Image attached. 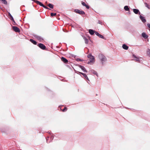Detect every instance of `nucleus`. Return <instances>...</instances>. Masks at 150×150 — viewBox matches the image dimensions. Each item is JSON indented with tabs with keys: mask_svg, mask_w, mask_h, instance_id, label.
<instances>
[{
	"mask_svg": "<svg viewBox=\"0 0 150 150\" xmlns=\"http://www.w3.org/2000/svg\"><path fill=\"white\" fill-rule=\"evenodd\" d=\"M85 79L87 80L88 81H89V80L87 76V77H86V78H85Z\"/></svg>",
	"mask_w": 150,
	"mask_h": 150,
	"instance_id": "e433bc0d",
	"label": "nucleus"
},
{
	"mask_svg": "<svg viewBox=\"0 0 150 150\" xmlns=\"http://www.w3.org/2000/svg\"><path fill=\"white\" fill-rule=\"evenodd\" d=\"M12 28L13 30L15 32H20L19 29L16 26H13Z\"/></svg>",
	"mask_w": 150,
	"mask_h": 150,
	"instance_id": "39448f33",
	"label": "nucleus"
},
{
	"mask_svg": "<svg viewBox=\"0 0 150 150\" xmlns=\"http://www.w3.org/2000/svg\"><path fill=\"white\" fill-rule=\"evenodd\" d=\"M76 61H83V60L81 59H80L79 58H77L76 59Z\"/></svg>",
	"mask_w": 150,
	"mask_h": 150,
	"instance_id": "cd10ccee",
	"label": "nucleus"
},
{
	"mask_svg": "<svg viewBox=\"0 0 150 150\" xmlns=\"http://www.w3.org/2000/svg\"><path fill=\"white\" fill-rule=\"evenodd\" d=\"M38 46L41 49L45 50L46 49V47L43 44L40 43L38 45Z\"/></svg>",
	"mask_w": 150,
	"mask_h": 150,
	"instance_id": "20e7f679",
	"label": "nucleus"
},
{
	"mask_svg": "<svg viewBox=\"0 0 150 150\" xmlns=\"http://www.w3.org/2000/svg\"><path fill=\"white\" fill-rule=\"evenodd\" d=\"M85 79L87 80L88 81H89V80L87 76V77H86V78H85Z\"/></svg>",
	"mask_w": 150,
	"mask_h": 150,
	"instance_id": "c9c22d12",
	"label": "nucleus"
},
{
	"mask_svg": "<svg viewBox=\"0 0 150 150\" xmlns=\"http://www.w3.org/2000/svg\"><path fill=\"white\" fill-rule=\"evenodd\" d=\"M90 59V61L88 62V64H91V63L94 62L95 61V58L91 54H89L87 56Z\"/></svg>",
	"mask_w": 150,
	"mask_h": 150,
	"instance_id": "f03ea898",
	"label": "nucleus"
},
{
	"mask_svg": "<svg viewBox=\"0 0 150 150\" xmlns=\"http://www.w3.org/2000/svg\"><path fill=\"white\" fill-rule=\"evenodd\" d=\"M98 57L103 65L104 63L107 60V59L106 57L102 54H99Z\"/></svg>",
	"mask_w": 150,
	"mask_h": 150,
	"instance_id": "f257e3e1",
	"label": "nucleus"
},
{
	"mask_svg": "<svg viewBox=\"0 0 150 150\" xmlns=\"http://www.w3.org/2000/svg\"><path fill=\"white\" fill-rule=\"evenodd\" d=\"M74 12L80 15H83L85 14V13L84 11L79 10L77 9H75L74 10Z\"/></svg>",
	"mask_w": 150,
	"mask_h": 150,
	"instance_id": "7ed1b4c3",
	"label": "nucleus"
},
{
	"mask_svg": "<svg viewBox=\"0 0 150 150\" xmlns=\"http://www.w3.org/2000/svg\"><path fill=\"white\" fill-rule=\"evenodd\" d=\"M96 32L93 29H90L88 30L89 33L91 35H93L95 32Z\"/></svg>",
	"mask_w": 150,
	"mask_h": 150,
	"instance_id": "9b49d317",
	"label": "nucleus"
},
{
	"mask_svg": "<svg viewBox=\"0 0 150 150\" xmlns=\"http://www.w3.org/2000/svg\"><path fill=\"white\" fill-rule=\"evenodd\" d=\"M149 31H150V29H149Z\"/></svg>",
	"mask_w": 150,
	"mask_h": 150,
	"instance_id": "a18cd8bd",
	"label": "nucleus"
},
{
	"mask_svg": "<svg viewBox=\"0 0 150 150\" xmlns=\"http://www.w3.org/2000/svg\"><path fill=\"white\" fill-rule=\"evenodd\" d=\"M34 36L35 38L40 41L41 40H43V39L40 36H38L36 35H34Z\"/></svg>",
	"mask_w": 150,
	"mask_h": 150,
	"instance_id": "1a4fd4ad",
	"label": "nucleus"
},
{
	"mask_svg": "<svg viewBox=\"0 0 150 150\" xmlns=\"http://www.w3.org/2000/svg\"><path fill=\"white\" fill-rule=\"evenodd\" d=\"M46 139L47 142V143H49L50 142H48V141L47 138H46Z\"/></svg>",
	"mask_w": 150,
	"mask_h": 150,
	"instance_id": "58836bf2",
	"label": "nucleus"
},
{
	"mask_svg": "<svg viewBox=\"0 0 150 150\" xmlns=\"http://www.w3.org/2000/svg\"><path fill=\"white\" fill-rule=\"evenodd\" d=\"M30 41L34 45L37 44V42L35 40H33L32 39H30Z\"/></svg>",
	"mask_w": 150,
	"mask_h": 150,
	"instance_id": "4be33fe9",
	"label": "nucleus"
},
{
	"mask_svg": "<svg viewBox=\"0 0 150 150\" xmlns=\"http://www.w3.org/2000/svg\"><path fill=\"white\" fill-rule=\"evenodd\" d=\"M82 75L84 77V79L87 76L84 73L82 74Z\"/></svg>",
	"mask_w": 150,
	"mask_h": 150,
	"instance_id": "c85d7f7f",
	"label": "nucleus"
},
{
	"mask_svg": "<svg viewBox=\"0 0 150 150\" xmlns=\"http://www.w3.org/2000/svg\"><path fill=\"white\" fill-rule=\"evenodd\" d=\"M98 23L99 24H100L101 25H103V22L100 20L98 21Z\"/></svg>",
	"mask_w": 150,
	"mask_h": 150,
	"instance_id": "c756f323",
	"label": "nucleus"
},
{
	"mask_svg": "<svg viewBox=\"0 0 150 150\" xmlns=\"http://www.w3.org/2000/svg\"><path fill=\"white\" fill-rule=\"evenodd\" d=\"M61 106H59V108H60L61 110Z\"/></svg>",
	"mask_w": 150,
	"mask_h": 150,
	"instance_id": "a19ab883",
	"label": "nucleus"
},
{
	"mask_svg": "<svg viewBox=\"0 0 150 150\" xmlns=\"http://www.w3.org/2000/svg\"><path fill=\"white\" fill-rule=\"evenodd\" d=\"M83 38L85 41V44H88V39H87V38L84 36H83Z\"/></svg>",
	"mask_w": 150,
	"mask_h": 150,
	"instance_id": "dca6fc26",
	"label": "nucleus"
},
{
	"mask_svg": "<svg viewBox=\"0 0 150 150\" xmlns=\"http://www.w3.org/2000/svg\"><path fill=\"white\" fill-rule=\"evenodd\" d=\"M142 36L145 39L147 38L148 37V35H146V33L144 32L142 33Z\"/></svg>",
	"mask_w": 150,
	"mask_h": 150,
	"instance_id": "4468645a",
	"label": "nucleus"
},
{
	"mask_svg": "<svg viewBox=\"0 0 150 150\" xmlns=\"http://www.w3.org/2000/svg\"><path fill=\"white\" fill-rule=\"evenodd\" d=\"M75 71L76 73H77V74H81L82 75V74H84L83 73H82V72H79V71H76L75 70Z\"/></svg>",
	"mask_w": 150,
	"mask_h": 150,
	"instance_id": "bb28decb",
	"label": "nucleus"
},
{
	"mask_svg": "<svg viewBox=\"0 0 150 150\" xmlns=\"http://www.w3.org/2000/svg\"><path fill=\"white\" fill-rule=\"evenodd\" d=\"M124 9L126 11H129V8L128 6H125L124 7Z\"/></svg>",
	"mask_w": 150,
	"mask_h": 150,
	"instance_id": "6ab92c4d",
	"label": "nucleus"
},
{
	"mask_svg": "<svg viewBox=\"0 0 150 150\" xmlns=\"http://www.w3.org/2000/svg\"><path fill=\"white\" fill-rule=\"evenodd\" d=\"M147 55L150 57V49L148 48L147 51Z\"/></svg>",
	"mask_w": 150,
	"mask_h": 150,
	"instance_id": "5701e85b",
	"label": "nucleus"
},
{
	"mask_svg": "<svg viewBox=\"0 0 150 150\" xmlns=\"http://www.w3.org/2000/svg\"><path fill=\"white\" fill-rule=\"evenodd\" d=\"M91 72L93 74L96 75L97 77H98V74L96 71L94 70H92L91 71Z\"/></svg>",
	"mask_w": 150,
	"mask_h": 150,
	"instance_id": "f3484780",
	"label": "nucleus"
},
{
	"mask_svg": "<svg viewBox=\"0 0 150 150\" xmlns=\"http://www.w3.org/2000/svg\"><path fill=\"white\" fill-rule=\"evenodd\" d=\"M67 110V108L65 107L62 110V111L64 112H65V111H66Z\"/></svg>",
	"mask_w": 150,
	"mask_h": 150,
	"instance_id": "a878e982",
	"label": "nucleus"
},
{
	"mask_svg": "<svg viewBox=\"0 0 150 150\" xmlns=\"http://www.w3.org/2000/svg\"><path fill=\"white\" fill-rule=\"evenodd\" d=\"M56 13H51V16H52V17H53L54 16H56Z\"/></svg>",
	"mask_w": 150,
	"mask_h": 150,
	"instance_id": "393cba45",
	"label": "nucleus"
},
{
	"mask_svg": "<svg viewBox=\"0 0 150 150\" xmlns=\"http://www.w3.org/2000/svg\"><path fill=\"white\" fill-rule=\"evenodd\" d=\"M13 23H14L13 24V25H15L16 24V23L15 22V23H14V22H13Z\"/></svg>",
	"mask_w": 150,
	"mask_h": 150,
	"instance_id": "79ce46f5",
	"label": "nucleus"
},
{
	"mask_svg": "<svg viewBox=\"0 0 150 150\" xmlns=\"http://www.w3.org/2000/svg\"><path fill=\"white\" fill-rule=\"evenodd\" d=\"M61 60L64 63H67L68 62V60L66 58L64 57H62L61 58Z\"/></svg>",
	"mask_w": 150,
	"mask_h": 150,
	"instance_id": "9d476101",
	"label": "nucleus"
},
{
	"mask_svg": "<svg viewBox=\"0 0 150 150\" xmlns=\"http://www.w3.org/2000/svg\"><path fill=\"white\" fill-rule=\"evenodd\" d=\"M145 4L146 5V7H147L148 8H149V6L147 5V3H145Z\"/></svg>",
	"mask_w": 150,
	"mask_h": 150,
	"instance_id": "4c0bfd02",
	"label": "nucleus"
},
{
	"mask_svg": "<svg viewBox=\"0 0 150 150\" xmlns=\"http://www.w3.org/2000/svg\"><path fill=\"white\" fill-rule=\"evenodd\" d=\"M122 47L123 49L125 50H128V49L129 48L128 46H127V45L125 44H124L122 45Z\"/></svg>",
	"mask_w": 150,
	"mask_h": 150,
	"instance_id": "a211bd4d",
	"label": "nucleus"
},
{
	"mask_svg": "<svg viewBox=\"0 0 150 150\" xmlns=\"http://www.w3.org/2000/svg\"><path fill=\"white\" fill-rule=\"evenodd\" d=\"M54 137L52 135H52L51 136V137H50V139H51V140H52L53 139Z\"/></svg>",
	"mask_w": 150,
	"mask_h": 150,
	"instance_id": "72a5a7b5",
	"label": "nucleus"
},
{
	"mask_svg": "<svg viewBox=\"0 0 150 150\" xmlns=\"http://www.w3.org/2000/svg\"><path fill=\"white\" fill-rule=\"evenodd\" d=\"M0 1H1L2 3L5 4L7 5V2L6 1V0H0Z\"/></svg>",
	"mask_w": 150,
	"mask_h": 150,
	"instance_id": "412c9836",
	"label": "nucleus"
},
{
	"mask_svg": "<svg viewBox=\"0 0 150 150\" xmlns=\"http://www.w3.org/2000/svg\"><path fill=\"white\" fill-rule=\"evenodd\" d=\"M85 6L86 8L88 9H89V8L90 7L88 5L86 4V6Z\"/></svg>",
	"mask_w": 150,
	"mask_h": 150,
	"instance_id": "473e14b6",
	"label": "nucleus"
},
{
	"mask_svg": "<svg viewBox=\"0 0 150 150\" xmlns=\"http://www.w3.org/2000/svg\"><path fill=\"white\" fill-rule=\"evenodd\" d=\"M133 57L136 59H135V60L136 61V62H140V60L139 57H137L136 55H134V54H133Z\"/></svg>",
	"mask_w": 150,
	"mask_h": 150,
	"instance_id": "2eb2a0df",
	"label": "nucleus"
},
{
	"mask_svg": "<svg viewBox=\"0 0 150 150\" xmlns=\"http://www.w3.org/2000/svg\"><path fill=\"white\" fill-rule=\"evenodd\" d=\"M36 1V3H37L40 6H42V7H43V6H44V5L41 2L38 1Z\"/></svg>",
	"mask_w": 150,
	"mask_h": 150,
	"instance_id": "aec40b11",
	"label": "nucleus"
},
{
	"mask_svg": "<svg viewBox=\"0 0 150 150\" xmlns=\"http://www.w3.org/2000/svg\"><path fill=\"white\" fill-rule=\"evenodd\" d=\"M147 26L148 27L150 28V23H147Z\"/></svg>",
	"mask_w": 150,
	"mask_h": 150,
	"instance_id": "f704fd0d",
	"label": "nucleus"
},
{
	"mask_svg": "<svg viewBox=\"0 0 150 150\" xmlns=\"http://www.w3.org/2000/svg\"><path fill=\"white\" fill-rule=\"evenodd\" d=\"M129 11V12H128L129 13V14H130V11Z\"/></svg>",
	"mask_w": 150,
	"mask_h": 150,
	"instance_id": "37998d69",
	"label": "nucleus"
},
{
	"mask_svg": "<svg viewBox=\"0 0 150 150\" xmlns=\"http://www.w3.org/2000/svg\"><path fill=\"white\" fill-rule=\"evenodd\" d=\"M87 82L89 84V83H88V81H87Z\"/></svg>",
	"mask_w": 150,
	"mask_h": 150,
	"instance_id": "c03bdc74",
	"label": "nucleus"
},
{
	"mask_svg": "<svg viewBox=\"0 0 150 150\" xmlns=\"http://www.w3.org/2000/svg\"><path fill=\"white\" fill-rule=\"evenodd\" d=\"M48 133L50 134H52V133L51 132V131H49L48 132Z\"/></svg>",
	"mask_w": 150,
	"mask_h": 150,
	"instance_id": "ea45409f",
	"label": "nucleus"
},
{
	"mask_svg": "<svg viewBox=\"0 0 150 150\" xmlns=\"http://www.w3.org/2000/svg\"><path fill=\"white\" fill-rule=\"evenodd\" d=\"M8 16H9V18L11 20V21H12L13 22H14V23H15V21L14 20V19H13V16L11 15V14H10V13H8Z\"/></svg>",
	"mask_w": 150,
	"mask_h": 150,
	"instance_id": "ddd939ff",
	"label": "nucleus"
},
{
	"mask_svg": "<svg viewBox=\"0 0 150 150\" xmlns=\"http://www.w3.org/2000/svg\"><path fill=\"white\" fill-rule=\"evenodd\" d=\"M43 7H44V8L46 9L50 10V8H49L48 7H47V6H45L44 5V6H43Z\"/></svg>",
	"mask_w": 150,
	"mask_h": 150,
	"instance_id": "2f4dec72",
	"label": "nucleus"
},
{
	"mask_svg": "<svg viewBox=\"0 0 150 150\" xmlns=\"http://www.w3.org/2000/svg\"><path fill=\"white\" fill-rule=\"evenodd\" d=\"M139 18L143 23H144L146 22V20L144 17L140 15L139 16Z\"/></svg>",
	"mask_w": 150,
	"mask_h": 150,
	"instance_id": "6e6552de",
	"label": "nucleus"
},
{
	"mask_svg": "<svg viewBox=\"0 0 150 150\" xmlns=\"http://www.w3.org/2000/svg\"><path fill=\"white\" fill-rule=\"evenodd\" d=\"M48 6L50 8H53V5L51 4H49L48 5Z\"/></svg>",
	"mask_w": 150,
	"mask_h": 150,
	"instance_id": "b1692460",
	"label": "nucleus"
},
{
	"mask_svg": "<svg viewBox=\"0 0 150 150\" xmlns=\"http://www.w3.org/2000/svg\"><path fill=\"white\" fill-rule=\"evenodd\" d=\"M78 66L84 72H87V71L83 66L80 65H78Z\"/></svg>",
	"mask_w": 150,
	"mask_h": 150,
	"instance_id": "423d86ee",
	"label": "nucleus"
},
{
	"mask_svg": "<svg viewBox=\"0 0 150 150\" xmlns=\"http://www.w3.org/2000/svg\"><path fill=\"white\" fill-rule=\"evenodd\" d=\"M81 4H82V5L84 6H86V4L84 2H81Z\"/></svg>",
	"mask_w": 150,
	"mask_h": 150,
	"instance_id": "7c9ffc66",
	"label": "nucleus"
},
{
	"mask_svg": "<svg viewBox=\"0 0 150 150\" xmlns=\"http://www.w3.org/2000/svg\"><path fill=\"white\" fill-rule=\"evenodd\" d=\"M95 34L97 35V36H98L100 38H102V39H104L105 38L104 36H102V35L100 34L98 32L96 31L95 32Z\"/></svg>",
	"mask_w": 150,
	"mask_h": 150,
	"instance_id": "f8f14e48",
	"label": "nucleus"
},
{
	"mask_svg": "<svg viewBox=\"0 0 150 150\" xmlns=\"http://www.w3.org/2000/svg\"><path fill=\"white\" fill-rule=\"evenodd\" d=\"M133 12L136 14L139 15L140 14V13L139 10L137 9H133Z\"/></svg>",
	"mask_w": 150,
	"mask_h": 150,
	"instance_id": "0eeeda50",
	"label": "nucleus"
}]
</instances>
